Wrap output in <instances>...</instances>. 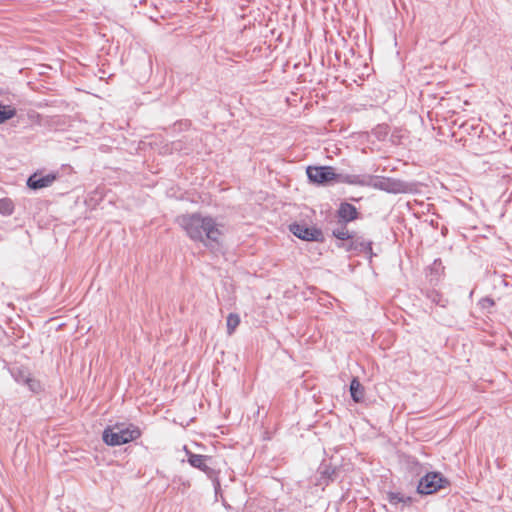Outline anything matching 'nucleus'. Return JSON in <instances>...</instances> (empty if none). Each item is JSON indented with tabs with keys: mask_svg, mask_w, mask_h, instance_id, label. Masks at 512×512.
I'll return each mask as SVG.
<instances>
[{
	"mask_svg": "<svg viewBox=\"0 0 512 512\" xmlns=\"http://www.w3.org/2000/svg\"><path fill=\"white\" fill-rule=\"evenodd\" d=\"M240 323V317L238 314L236 313H230L228 316H227V320H226V324H227V333L229 335H231L236 327L239 325Z\"/></svg>",
	"mask_w": 512,
	"mask_h": 512,
	"instance_id": "obj_23",
	"label": "nucleus"
},
{
	"mask_svg": "<svg viewBox=\"0 0 512 512\" xmlns=\"http://www.w3.org/2000/svg\"><path fill=\"white\" fill-rule=\"evenodd\" d=\"M479 304L482 308L487 309L495 305L494 300L491 297H484L480 300Z\"/></svg>",
	"mask_w": 512,
	"mask_h": 512,
	"instance_id": "obj_24",
	"label": "nucleus"
},
{
	"mask_svg": "<svg viewBox=\"0 0 512 512\" xmlns=\"http://www.w3.org/2000/svg\"><path fill=\"white\" fill-rule=\"evenodd\" d=\"M184 449L187 456V462L193 468H196L205 473V475L212 481L215 494L217 495L221 489V485L219 480V471L211 466L213 458L208 455L195 454L188 450L186 447Z\"/></svg>",
	"mask_w": 512,
	"mask_h": 512,
	"instance_id": "obj_4",
	"label": "nucleus"
},
{
	"mask_svg": "<svg viewBox=\"0 0 512 512\" xmlns=\"http://www.w3.org/2000/svg\"><path fill=\"white\" fill-rule=\"evenodd\" d=\"M289 230L294 236L304 241H324L322 230L316 227H310L306 224L294 222L290 224Z\"/></svg>",
	"mask_w": 512,
	"mask_h": 512,
	"instance_id": "obj_9",
	"label": "nucleus"
},
{
	"mask_svg": "<svg viewBox=\"0 0 512 512\" xmlns=\"http://www.w3.org/2000/svg\"><path fill=\"white\" fill-rule=\"evenodd\" d=\"M334 182L336 183H344L349 185H357V186H367L368 184V174H344V173H336L334 178Z\"/></svg>",
	"mask_w": 512,
	"mask_h": 512,
	"instance_id": "obj_13",
	"label": "nucleus"
},
{
	"mask_svg": "<svg viewBox=\"0 0 512 512\" xmlns=\"http://www.w3.org/2000/svg\"><path fill=\"white\" fill-rule=\"evenodd\" d=\"M176 222L186 232L187 236L195 241L210 247L212 243H219L221 231L216 220L211 216H203L195 212L177 217Z\"/></svg>",
	"mask_w": 512,
	"mask_h": 512,
	"instance_id": "obj_1",
	"label": "nucleus"
},
{
	"mask_svg": "<svg viewBox=\"0 0 512 512\" xmlns=\"http://www.w3.org/2000/svg\"><path fill=\"white\" fill-rule=\"evenodd\" d=\"M17 114L16 108L0 103V124L12 119Z\"/></svg>",
	"mask_w": 512,
	"mask_h": 512,
	"instance_id": "obj_20",
	"label": "nucleus"
},
{
	"mask_svg": "<svg viewBox=\"0 0 512 512\" xmlns=\"http://www.w3.org/2000/svg\"><path fill=\"white\" fill-rule=\"evenodd\" d=\"M336 216L339 224H348L360 217V212L351 203L341 202L337 211Z\"/></svg>",
	"mask_w": 512,
	"mask_h": 512,
	"instance_id": "obj_12",
	"label": "nucleus"
},
{
	"mask_svg": "<svg viewBox=\"0 0 512 512\" xmlns=\"http://www.w3.org/2000/svg\"><path fill=\"white\" fill-rule=\"evenodd\" d=\"M367 186L391 194H404L412 192L415 184L391 177L368 174Z\"/></svg>",
	"mask_w": 512,
	"mask_h": 512,
	"instance_id": "obj_3",
	"label": "nucleus"
},
{
	"mask_svg": "<svg viewBox=\"0 0 512 512\" xmlns=\"http://www.w3.org/2000/svg\"><path fill=\"white\" fill-rule=\"evenodd\" d=\"M355 233L347 229V224H340V226L332 231V235L338 240L350 241Z\"/></svg>",
	"mask_w": 512,
	"mask_h": 512,
	"instance_id": "obj_19",
	"label": "nucleus"
},
{
	"mask_svg": "<svg viewBox=\"0 0 512 512\" xmlns=\"http://www.w3.org/2000/svg\"><path fill=\"white\" fill-rule=\"evenodd\" d=\"M306 174L309 182L325 186L334 181L336 173L332 166H308Z\"/></svg>",
	"mask_w": 512,
	"mask_h": 512,
	"instance_id": "obj_8",
	"label": "nucleus"
},
{
	"mask_svg": "<svg viewBox=\"0 0 512 512\" xmlns=\"http://www.w3.org/2000/svg\"><path fill=\"white\" fill-rule=\"evenodd\" d=\"M332 459H323L316 471V486H322L323 488L334 482L339 473L340 466L334 465L331 462Z\"/></svg>",
	"mask_w": 512,
	"mask_h": 512,
	"instance_id": "obj_7",
	"label": "nucleus"
},
{
	"mask_svg": "<svg viewBox=\"0 0 512 512\" xmlns=\"http://www.w3.org/2000/svg\"><path fill=\"white\" fill-rule=\"evenodd\" d=\"M14 212V203L10 198L0 199V214L10 216Z\"/></svg>",
	"mask_w": 512,
	"mask_h": 512,
	"instance_id": "obj_21",
	"label": "nucleus"
},
{
	"mask_svg": "<svg viewBox=\"0 0 512 512\" xmlns=\"http://www.w3.org/2000/svg\"><path fill=\"white\" fill-rule=\"evenodd\" d=\"M449 480L440 472H428L417 485V492L421 495H429L438 492L449 485Z\"/></svg>",
	"mask_w": 512,
	"mask_h": 512,
	"instance_id": "obj_5",
	"label": "nucleus"
},
{
	"mask_svg": "<svg viewBox=\"0 0 512 512\" xmlns=\"http://www.w3.org/2000/svg\"><path fill=\"white\" fill-rule=\"evenodd\" d=\"M421 293L433 304H436L440 307H446L448 304V300L443 297V295L435 290V289H426L421 290Z\"/></svg>",
	"mask_w": 512,
	"mask_h": 512,
	"instance_id": "obj_16",
	"label": "nucleus"
},
{
	"mask_svg": "<svg viewBox=\"0 0 512 512\" xmlns=\"http://www.w3.org/2000/svg\"><path fill=\"white\" fill-rule=\"evenodd\" d=\"M387 500L391 505L397 506L402 503L405 506H410L413 503V498L411 496H405L399 492H388Z\"/></svg>",
	"mask_w": 512,
	"mask_h": 512,
	"instance_id": "obj_17",
	"label": "nucleus"
},
{
	"mask_svg": "<svg viewBox=\"0 0 512 512\" xmlns=\"http://www.w3.org/2000/svg\"><path fill=\"white\" fill-rule=\"evenodd\" d=\"M141 436L140 429L129 424H115L113 427L108 426L102 433L103 442L108 446H119L127 444L131 441L138 439Z\"/></svg>",
	"mask_w": 512,
	"mask_h": 512,
	"instance_id": "obj_2",
	"label": "nucleus"
},
{
	"mask_svg": "<svg viewBox=\"0 0 512 512\" xmlns=\"http://www.w3.org/2000/svg\"><path fill=\"white\" fill-rule=\"evenodd\" d=\"M403 138H404L403 130L401 128H394L392 131L390 130L388 141L392 145L398 146V145L402 144Z\"/></svg>",
	"mask_w": 512,
	"mask_h": 512,
	"instance_id": "obj_22",
	"label": "nucleus"
},
{
	"mask_svg": "<svg viewBox=\"0 0 512 512\" xmlns=\"http://www.w3.org/2000/svg\"><path fill=\"white\" fill-rule=\"evenodd\" d=\"M445 267L442 264L440 258H437L433 261V263L428 267L429 271V282L431 284H437L444 274Z\"/></svg>",
	"mask_w": 512,
	"mask_h": 512,
	"instance_id": "obj_14",
	"label": "nucleus"
},
{
	"mask_svg": "<svg viewBox=\"0 0 512 512\" xmlns=\"http://www.w3.org/2000/svg\"><path fill=\"white\" fill-rule=\"evenodd\" d=\"M59 177L58 172H51L46 175L35 172L29 176L27 180V186L32 190H38L45 187H49Z\"/></svg>",
	"mask_w": 512,
	"mask_h": 512,
	"instance_id": "obj_11",
	"label": "nucleus"
},
{
	"mask_svg": "<svg viewBox=\"0 0 512 512\" xmlns=\"http://www.w3.org/2000/svg\"><path fill=\"white\" fill-rule=\"evenodd\" d=\"M390 127L388 124H378L376 127H374L371 131L372 135L378 140V141H386L388 140L389 134H390Z\"/></svg>",
	"mask_w": 512,
	"mask_h": 512,
	"instance_id": "obj_18",
	"label": "nucleus"
},
{
	"mask_svg": "<svg viewBox=\"0 0 512 512\" xmlns=\"http://www.w3.org/2000/svg\"><path fill=\"white\" fill-rule=\"evenodd\" d=\"M350 394L351 398L355 403H360L364 399L365 389L363 385L360 383L358 378H353L350 382Z\"/></svg>",
	"mask_w": 512,
	"mask_h": 512,
	"instance_id": "obj_15",
	"label": "nucleus"
},
{
	"mask_svg": "<svg viewBox=\"0 0 512 512\" xmlns=\"http://www.w3.org/2000/svg\"><path fill=\"white\" fill-rule=\"evenodd\" d=\"M372 245L373 242L371 240H366L363 236H357L354 234L349 242L338 245V247L345 248L346 251L363 254L371 261L372 258L376 256L373 252Z\"/></svg>",
	"mask_w": 512,
	"mask_h": 512,
	"instance_id": "obj_10",
	"label": "nucleus"
},
{
	"mask_svg": "<svg viewBox=\"0 0 512 512\" xmlns=\"http://www.w3.org/2000/svg\"><path fill=\"white\" fill-rule=\"evenodd\" d=\"M9 372L12 378L18 383L22 385H26L34 394H39L43 391V386L41 382L32 377L29 369L22 365H14L9 369Z\"/></svg>",
	"mask_w": 512,
	"mask_h": 512,
	"instance_id": "obj_6",
	"label": "nucleus"
}]
</instances>
